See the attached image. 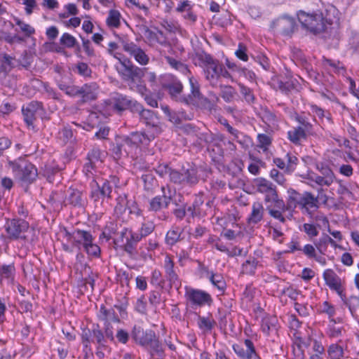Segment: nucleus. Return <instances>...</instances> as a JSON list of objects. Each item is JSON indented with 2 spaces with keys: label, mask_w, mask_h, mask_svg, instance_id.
I'll return each mask as SVG.
<instances>
[{
  "label": "nucleus",
  "mask_w": 359,
  "mask_h": 359,
  "mask_svg": "<svg viewBox=\"0 0 359 359\" xmlns=\"http://www.w3.org/2000/svg\"><path fill=\"white\" fill-rule=\"evenodd\" d=\"M64 236L72 244L69 245L68 243H62V249L65 252L73 253L74 248L80 250L83 247L88 256L98 257L100 255V248L94 243V238L89 231L77 229L69 232L65 229Z\"/></svg>",
  "instance_id": "nucleus-1"
},
{
  "label": "nucleus",
  "mask_w": 359,
  "mask_h": 359,
  "mask_svg": "<svg viewBox=\"0 0 359 359\" xmlns=\"http://www.w3.org/2000/svg\"><path fill=\"white\" fill-rule=\"evenodd\" d=\"M154 139V135L145 132H135L130 134L125 137L121 145L114 148V152L116 155H121L123 151L126 155L133 154L134 150L137 149L140 145L147 146Z\"/></svg>",
  "instance_id": "nucleus-2"
},
{
  "label": "nucleus",
  "mask_w": 359,
  "mask_h": 359,
  "mask_svg": "<svg viewBox=\"0 0 359 359\" xmlns=\"http://www.w3.org/2000/svg\"><path fill=\"white\" fill-rule=\"evenodd\" d=\"M6 168L11 169L14 176L20 181L32 182L37 175L35 166L23 158L8 161Z\"/></svg>",
  "instance_id": "nucleus-3"
},
{
  "label": "nucleus",
  "mask_w": 359,
  "mask_h": 359,
  "mask_svg": "<svg viewBox=\"0 0 359 359\" xmlns=\"http://www.w3.org/2000/svg\"><path fill=\"white\" fill-rule=\"evenodd\" d=\"M104 110L109 115L115 112H121L132 107H135L137 111H140L142 109V107L136 102L126 95L118 93H111L110 97L104 100Z\"/></svg>",
  "instance_id": "nucleus-4"
},
{
  "label": "nucleus",
  "mask_w": 359,
  "mask_h": 359,
  "mask_svg": "<svg viewBox=\"0 0 359 359\" xmlns=\"http://www.w3.org/2000/svg\"><path fill=\"white\" fill-rule=\"evenodd\" d=\"M7 237L11 240L28 241L27 233L30 231L29 222L22 219H8L5 224Z\"/></svg>",
  "instance_id": "nucleus-5"
},
{
  "label": "nucleus",
  "mask_w": 359,
  "mask_h": 359,
  "mask_svg": "<svg viewBox=\"0 0 359 359\" xmlns=\"http://www.w3.org/2000/svg\"><path fill=\"white\" fill-rule=\"evenodd\" d=\"M254 187L257 191L265 195L264 201L268 203H276L278 208L284 207V201L280 198L276 186L270 181L262 178H257L254 180Z\"/></svg>",
  "instance_id": "nucleus-6"
},
{
  "label": "nucleus",
  "mask_w": 359,
  "mask_h": 359,
  "mask_svg": "<svg viewBox=\"0 0 359 359\" xmlns=\"http://www.w3.org/2000/svg\"><path fill=\"white\" fill-rule=\"evenodd\" d=\"M199 59L202 62L205 79L212 86L217 83L221 73V63L217 60H215L210 55L203 53L199 55Z\"/></svg>",
  "instance_id": "nucleus-7"
},
{
  "label": "nucleus",
  "mask_w": 359,
  "mask_h": 359,
  "mask_svg": "<svg viewBox=\"0 0 359 359\" xmlns=\"http://www.w3.org/2000/svg\"><path fill=\"white\" fill-rule=\"evenodd\" d=\"M168 176L170 181L175 184L185 183L194 185L198 182L197 169L194 167H189L188 168L183 167L180 172L170 170Z\"/></svg>",
  "instance_id": "nucleus-8"
},
{
  "label": "nucleus",
  "mask_w": 359,
  "mask_h": 359,
  "mask_svg": "<svg viewBox=\"0 0 359 359\" xmlns=\"http://www.w3.org/2000/svg\"><path fill=\"white\" fill-rule=\"evenodd\" d=\"M184 297L187 302L192 306L202 307L212 303V298L209 293L191 287H185Z\"/></svg>",
  "instance_id": "nucleus-9"
},
{
  "label": "nucleus",
  "mask_w": 359,
  "mask_h": 359,
  "mask_svg": "<svg viewBox=\"0 0 359 359\" xmlns=\"http://www.w3.org/2000/svg\"><path fill=\"white\" fill-rule=\"evenodd\" d=\"M119 42L123 50L133 57L141 65H146L149 62V57L145 51L126 37H119Z\"/></svg>",
  "instance_id": "nucleus-10"
},
{
  "label": "nucleus",
  "mask_w": 359,
  "mask_h": 359,
  "mask_svg": "<svg viewBox=\"0 0 359 359\" xmlns=\"http://www.w3.org/2000/svg\"><path fill=\"white\" fill-rule=\"evenodd\" d=\"M321 173L323 176L318 175L314 172L309 173L306 177L308 180V184L313 188H316V186L329 187L331 185L334 180V175L333 172L329 168H322Z\"/></svg>",
  "instance_id": "nucleus-11"
},
{
  "label": "nucleus",
  "mask_w": 359,
  "mask_h": 359,
  "mask_svg": "<svg viewBox=\"0 0 359 359\" xmlns=\"http://www.w3.org/2000/svg\"><path fill=\"white\" fill-rule=\"evenodd\" d=\"M298 19L302 25L313 33L319 32L323 29V18L320 15H311L301 11Z\"/></svg>",
  "instance_id": "nucleus-12"
},
{
  "label": "nucleus",
  "mask_w": 359,
  "mask_h": 359,
  "mask_svg": "<svg viewBox=\"0 0 359 359\" xmlns=\"http://www.w3.org/2000/svg\"><path fill=\"white\" fill-rule=\"evenodd\" d=\"M245 349L241 344H233L232 349L238 357L242 359H261L256 351L255 345L251 339L244 340Z\"/></svg>",
  "instance_id": "nucleus-13"
},
{
  "label": "nucleus",
  "mask_w": 359,
  "mask_h": 359,
  "mask_svg": "<svg viewBox=\"0 0 359 359\" xmlns=\"http://www.w3.org/2000/svg\"><path fill=\"white\" fill-rule=\"evenodd\" d=\"M131 334L135 343L144 348H148V346L156 337L154 331L144 330L142 327L137 325L134 326Z\"/></svg>",
  "instance_id": "nucleus-14"
},
{
  "label": "nucleus",
  "mask_w": 359,
  "mask_h": 359,
  "mask_svg": "<svg viewBox=\"0 0 359 359\" xmlns=\"http://www.w3.org/2000/svg\"><path fill=\"white\" fill-rule=\"evenodd\" d=\"M189 82L191 87L190 97H193L194 100L201 107L211 109L213 107L215 100H209L204 97L200 92V86L198 80L193 76H189Z\"/></svg>",
  "instance_id": "nucleus-15"
},
{
  "label": "nucleus",
  "mask_w": 359,
  "mask_h": 359,
  "mask_svg": "<svg viewBox=\"0 0 359 359\" xmlns=\"http://www.w3.org/2000/svg\"><path fill=\"white\" fill-rule=\"evenodd\" d=\"M323 278L326 285L331 290H335L344 302L346 297L343 294L341 280L336 273L332 269H326L323 273Z\"/></svg>",
  "instance_id": "nucleus-16"
},
{
  "label": "nucleus",
  "mask_w": 359,
  "mask_h": 359,
  "mask_svg": "<svg viewBox=\"0 0 359 359\" xmlns=\"http://www.w3.org/2000/svg\"><path fill=\"white\" fill-rule=\"evenodd\" d=\"M40 110H41V104L36 101H32L22 107L24 120L28 126L33 125L36 116Z\"/></svg>",
  "instance_id": "nucleus-17"
},
{
  "label": "nucleus",
  "mask_w": 359,
  "mask_h": 359,
  "mask_svg": "<svg viewBox=\"0 0 359 359\" xmlns=\"http://www.w3.org/2000/svg\"><path fill=\"white\" fill-rule=\"evenodd\" d=\"M299 208L303 213L312 215L318 208V198L310 192H304L300 201Z\"/></svg>",
  "instance_id": "nucleus-18"
},
{
  "label": "nucleus",
  "mask_w": 359,
  "mask_h": 359,
  "mask_svg": "<svg viewBox=\"0 0 359 359\" xmlns=\"http://www.w3.org/2000/svg\"><path fill=\"white\" fill-rule=\"evenodd\" d=\"M98 86L96 83H86L81 87L80 97L83 102L94 100L97 98Z\"/></svg>",
  "instance_id": "nucleus-19"
},
{
  "label": "nucleus",
  "mask_w": 359,
  "mask_h": 359,
  "mask_svg": "<svg viewBox=\"0 0 359 359\" xmlns=\"http://www.w3.org/2000/svg\"><path fill=\"white\" fill-rule=\"evenodd\" d=\"M163 266L166 277L170 283L175 286L180 285V281L174 269V262L170 256H165Z\"/></svg>",
  "instance_id": "nucleus-20"
},
{
  "label": "nucleus",
  "mask_w": 359,
  "mask_h": 359,
  "mask_svg": "<svg viewBox=\"0 0 359 359\" xmlns=\"http://www.w3.org/2000/svg\"><path fill=\"white\" fill-rule=\"evenodd\" d=\"M311 350L309 351V359H325V349L323 344L316 339H310Z\"/></svg>",
  "instance_id": "nucleus-21"
},
{
  "label": "nucleus",
  "mask_w": 359,
  "mask_h": 359,
  "mask_svg": "<svg viewBox=\"0 0 359 359\" xmlns=\"http://www.w3.org/2000/svg\"><path fill=\"white\" fill-rule=\"evenodd\" d=\"M262 332L268 337L278 332L277 319L275 317H266L262 321Z\"/></svg>",
  "instance_id": "nucleus-22"
},
{
  "label": "nucleus",
  "mask_w": 359,
  "mask_h": 359,
  "mask_svg": "<svg viewBox=\"0 0 359 359\" xmlns=\"http://www.w3.org/2000/svg\"><path fill=\"white\" fill-rule=\"evenodd\" d=\"M323 67L330 73L344 75L346 69L342 63L337 60H332L325 57L322 60Z\"/></svg>",
  "instance_id": "nucleus-23"
},
{
  "label": "nucleus",
  "mask_w": 359,
  "mask_h": 359,
  "mask_svg": "<svg viewBox=\"0 0 359 359\" xmlns=\"http://www.w3.org/2000/svg\"><path fill=\"white\" fill-rule=\"evenodd\" d=\"M323 67L330 73L344 75L346 69L342 63L337 60H332L325 57L322 60Z\"/></svg>",
  "instance_id": "nucleus-24"
},
{
  "label": "nucleus",
  "mask_w": 359,
  "mask_h": 359,
  "mask_svg": "<svg viewBox=\"0 0 359 359\" xmlns=\"http://www.w3.org/2000/svg\"><path fill=\"white\" fill-rule=\"evenodd\" d=\"M276 27L279 32L284 34L291 33L294 27V19L290 17H283L275 22Z\"/></svg>",
  "instance_id": "nucleus-25"
},
{
  "label": "nucleus",
  "mask_w": 359,
  "mask_h": 359,
  "mask_svg": "<svg viewBox=\"0 0 359 359\" xmlns=\"http://www.w3.org/2000/svg\"><path fill=\"white\" fill-rule=\"evenodd\" d=\"M171 198L165 194L163 196H157L153 198L149 202V210L157 212L163 208H166L170 203Z\"/></svg>",
  "instance_id": "nucleus-26"
},
{
  "label": "nucleus",
  "mask_w": 359,
  "mask_h": 359,
  "mask_svg": "<svg viewBox=\"0 0 359 359\" xmlns=\"http://www.w3.org/2000/svg\"><path fill=\"white\" fill-rule=\"evenodd\" d=\"M155 226L152 222L148 221L142 223L138 233L131 232V239L135 243H138L143 237L151 234L154 230Z\"/></svg>",
  "instance_id": "nucleus-27"
},
{
  "label": "nucleus",
  "mask_w": 359,
  "mask_h": 359,
  "mask_svg": "<svg viewBox=\"0 0 359 359\" xmlns=\"http://www.w3.org/2000/svg\"><path fill=\"white\" fill-rule=\"evenodd\" d=\"M266 210H268L269 215L275 219L278 220L281 223H285L286 222V217L283 215V212L287 210L285 203L283 208L277 207L276 203H268L266 205Z\"/></svg>",
  "instance_id": "nucleus-28"
},
{
  "label": "nucleus",
  "mask_w": 359,
  "mask_h": 359,
  "mask_svg": "<svg viewBox=\"0 0 359 359\" xmlns=\"http://www.w3.org/2000/svg\"><path fill=\"white\" fill-rule=\"evenodd\" d=\"M206 277L212 283L213 287L217 288L219 292H224L226 287V281L221 273L208 271Z\"/></svg>",
  "instance_id": "nucleus-29"
},
{
  "label": "nucleus",
  "mask_w": 359,
  "mask_h": 359,
  "mask_svg": "<svg viewBox=\"0 0 359 359\" xmlns=\"http://www.w3.org/2000/svg\"><path fill=\"white\" fill-rule=\"evenodd\" d=\"M150 355L153 358H156V359H163L165 357L164 349L163 345L159 341L157 337L152 341V342L148 346V348H146Z\"/></svg>",
  "instance_id": "nucleus-30"
},
{
  "label": "nucleus",
  "mask_w": 359,
  "mask_h": 359,
  "mask_svg": "<svg viewBox=\"0 0 359 359\" xmlns=\"http://www.w3.org/2000/svg\"><path fill=\"white\" fill-rule=\"evenodd\" d=\"M264 212V209L262 203H253L252 206V212L248 218V222L250 223L257 224L262 219Z\"/></svg>",
  "instance_id": "nucleus-31"
},
{
  "label": "nucleus",
  "mask_w": 359,
  "mask_h": 359,
  "mask_svg": "<svg viewBox=\"0 0 359 359\" xmlns=\"http://www.w3.org/2000/svg\"><path fill=\"white\" fill-rule=\"evenodd\" d=\"M216 323L212 316H198L197 325L203 332H210L215 327Z\"/></svg>",
  "instance_id": "nucleus-32"
},
{
  "label": "nucleus",
  "mask_w": 359,
  "mask_h": 359,
  "mask_svg": "<svg viewBox=\"0 0 359 359\" xmlns=\"http://www.w3.org/2000/svg\"><path fill=\"white\" fill-rule=\"evenodd\" d=\"M287 193L288 198L287 199V204H285L287 209H294L299 206L302 194H299L293 189H288Z\"/></svg>",
  "instance_id": "nucleus-33"
},
{
  "label": "nucleus",
  "mask_w": 359,
  "mask_h": 359,
  "mask_svg": "<svg viewBox=\"0 0 359 359\" xmlns=\"http://www.w3.org/2000/svg\"><path fill=\"white\" fill-rule=\"evenodd\" d=\"M121 15L117 10H110L106 19L107 26L111 28H118L121 25Z\"/></svg>",
  "instance_id": "nucleus-34"
},
{
  "label": "nucleus",
  "mask_w": 359,
  "mask_h": 359,
  "mask_svg": "<svg viewBox=\"0 0 359 359\" xmlns=\"http://www.w3.org/2000/svg\"><path fill=\"white\" fill-rule=\"evenodd\" d=\"M287 137L290 142L299 144L302 140L306 139V135L300 128H293L287 132Z\"/></svg>",
  "instance_id": "nucleus-35"
},
{
  "label": "nucleus",
  "mask_w": 359,
  "mask_h": 359,
  "mask_svg": "<svg viewBox=\"0 0 359 359\" xmlns=\"http://www.w3.org/2000/svg\"><path fill=\"white\" fill-rule=\"evenodd\" d=\"M343 330V327L341 326H337L335 325V321L332 319L331 323L327 326L326 334L330 339H337L342 336Z\"/></svg>",
  "instance_id": "nucleus-36"
},
{
  "label": "nucleus",
  "mask_w": 359,
  "mask_h": 359,
  "mask_svg": "<svg viewBox=\"0 0 359 359\" xmlns=\"http://www.w3.org/2000/svg\"><path fill=\"white\" fill-rule=\"evenodd\" d=\"M327 354L330 359H342L344 349L341 346L335 343L330 344L327 348Z\"/></svg>",
  "instance_id": "nucleus-37"
},
{
  "label": "nucleus",
  "mask_w": 359,
  "mask_h": 359,
  "mask_svg": "<svg viewBox=\"0 0 359 359\" xmlns=\"http://www.w3.org/2000/svg\"><path fill=\"white\" fill-rule=\"evenodd\" d=\"M182 231L179 227H173L167 232L165 236L166 243L170 245L175 244L180 239Z\"/></svg>",
  "instance_id": "nucleus-38"
},
{
  "label": "nucleus",
  "mask_w": 359,
  "mask_h": 359,
  "mask_svg": "<svg viewBox=\"0 0 359 359\" xmlns=\"http://www.w3.org/2000/svg\"><path fill=\"white\" fill-rule=\"evenodd\" d=\"M14 22L15 25L18 26L20 31L23 33L26 37H29L35 33V29L32 26L19 18H15Z\"/></svg>",
  "instance_id": "nucleus-39"
},
{
  "label": "nucleus",
  "mask_w": 359,
  "mask_h": 359,
  "mask_svg": "<svg viewBox=\"0 0 359 359\" xmlns=\"http://www.w3.org/2000/svg\"><path fill=\"white\" fill-rule=\"evenodd\" d=\"M15 268L13 265H4L0 270V275L2 280L11 283L14 278Z\"/></svg>",
  "instance_id": "nucleus-40"
},
{
  "label": "nucleus",
  "mask_w": 359,
  "mask_h": 359,
  "mask_svg": "<svg viewBox=\"0 0 359 359\" xmlns=\"http://www.w3.org/2000/svg\"><path fill=\"white\" fill-rule=\"evenodd\" d=\"M258 262L252 258L246 260L242 265V272L246 274H254L255 273Z\"/></svg>",
  "instance_id": "nucleus-41"
},
{
  "label": "nucleus",
  "mask_w": 359,
  "mask_h": 359,
  "mask_svg": "<svg viewBox=\"0 0 359 359\" xmlns=\"http://www.w3.org/2000/svg\"><path fill=\"white\" fill-rule=\"evenodd\" d=\"M60 43L65 48H72L76 43V39L73 35L66 32L61 36Z\"/></svg>",
  "instance_id": "nucleus-42"
},
{
  "label": "nucleus",
  "mask_w": 359,
  "mask_h": 359,
  "mask_svg": "<svg viewBox=\"0 0 359 359\" xmlns=\"http://www.w3.org/2000/svg\"><path fill=\"white\" fill-rule=\"evenodd\" d=\"M130 201H128L127 197L125 194L120 195L116 198V205L115 206V211L118 214H122L128 208Z\"/></svg>",
  "instance_id": "nucleus-43"
},
{
  "label": "nucleus",
  "mask_w": 359,
  "mask_h": 359,
  "mask_svg": "<svg viewBox=\"0 0 359 359\" xmlns=\"http://www.w3.org/2000/svg\"><path fill=\"white\" fill-rule=\"evenodd\" d=\"M147 39L149 41L150 45H154L156 43H158L161 45H165L166 41L163 38L162 32L154 33L153 32H148Z\"/></svg>",
  "instance_id": "nucleus-44"
},
{
  "label": "nucleus",
  "mask_w": 359,
  "mask_h": 359,
  "mask_svg": "<svg viewBox=\"0 0 359 359\" xmlns=\"http://www.w3.org/2000/svg\"><path fill=\"white\" fill-rule=\"evenodd\" d=\"M104 335L102 330L99 329H93L92 331V342H96L100 346H105V339Z\"/></svg>",
  "instance_id": "nucleus-45"
},
{
  "label": "nucleus",
  "mask_w": 359,
  "mask_h": 359,
  "mask_svg": "<svg viewBox=\"0 0 359 359\" xmlns=\"http://www.w3.org/2000/svg\"><path fill=\"white\" fill-rule=\"evenodd\" d=\"M60 88L62 90L65 91V93L69 96L80 97L81 87H79V86L60 85Z\"/></svg>",
  "instance_id": "nucleus-46"
},
{
  "label": "nucleus",
  "mask_w": 359,
  "mask_h": 359,
  "mask_svg": "<svg viewBox=\"0 0 359 359\" xmlns=\"http://www.w3.org/2000/svg\"><path fill=\"white\" fill-rule=\"evenodd\" d=\"M257 146L265 151L268 149L269 146L271 144V139L268 135L259 134L257 135Z\"/></svg>",
  "instance_id": "nucleus-47"
},
{
  "label": "nucleus",
  "mask_w": 359,
  "mask_h": 359,
  "mask_svg": "<svg viewBox=\"0 0 359 359\" xmlns=\"http://www.w3.org/2000/svg\"><path fill=\"white\" fill-rule=\"evenodd\" d=\"M74 70L81 76L90 77L91 75V69L86 63L79 62L76 66Z\"/></svg>",
  "instance_id": "nucleus-48"
},
{
  "label": "nucleus",
  "mask_w": 359,
  "mask_h": 359,
  "mask_svg": "<svg viewBox=\"0 0 359 359\" xmlns=\"http://www.w3.org/2000/svg\"><path fill=\"white\" fill-rule=\"evenodd\" d=\"M162 109L170 121L175 124H178L180 123L181 116L178 113L170 111L168 107H163Z\"/></svg>",
  "instance_id": "nucleus-49"
},
{
  "label": "nucleus",
  "mask_w": 359,
  "mask_h": 359,
  "mask_svg": "<svg viewBox=\"0 0 359 359\" xmlns=\"http://www.w3.org/2000/svg\"><path fill=\"white\" fill-rule=\"evenodd\" d=\"M68 201L74 205H79L81 204V193L79 190L73 189L69 194Z\"/></svg>",
  "instance_id": "nucleus-50"
},
{
  "label": "nucleus",
  "mask_w": 359,
  "mask_h": 359,
  "mask_svg": "<svg viewBox=\"0 0 359 359\" xmlns=\"http://www.w3.org/2000/svg\"><path fill=\"white\" fill-rule=\"evenodd\" d=\"M102 153L99 149L94 148L88 154V160L90 163H94L95 165L97 163H101V156Z\"/></svg>",
  "instance_id": "nucleus-51"
},
{
  "label": "nucleus",
  "mask_w": 359,
  "mask_h": 359,
  "mask_svg": "<svg viewBox=\"0 0 359 359\" xmlns=\"http://www.w3.org/2000/svg\"><path fill=\"white\" fill-rule=\"evenodd\" d=\"M270 177L281 186H285L286 179L284 175L277 169H272L270 172Z\"/></svg>",
  "instance_id": "nucleus-52"
},
{
  "label": "nucleus",
  "mask_w": 359,
  "mask_h": 359,
  "mask_svg": "<svg viewBox=\"0 0 359 359\" xmlns=\"http://www.w3.org/2000/svg\"><path fill=\"white\" fill-rule=\"evenodd\" d=\"M297 121L301 124L298 128H300L306 136L313 133V126L309 121L302 117L297 118Z\"/></svg>",
  "instance_id": "nucleus-53"
},
{
  "label": "nucleus",
  "mask_w": 359,
  "mask_h": 359,
  "mask_svg": "<svg viewBox=\"0 0 359 359\" xmlns=\"http://www.w3.org/2000/svg\"><path fill=\"white\" fill-rule=\"evenodd\" d=\"M169 92L172 95H176L181 93L183 86L182 83L178 80H173L172 83L168 86Z\"/></svg>",
  "instance_id": "nucleus-54"
},
{
  "label": "nucleus",
  "mask_w": 359,
  "mask_h": 359,
  "mask_svg": "<svg viewBox=\"0 0 359 359\" xmlns=\"http://www.w3.org/2000/svg\"><path fill=\"white\" fill-rule=\"evenodd\" d=\"M320 309L322 313L327 314L329 318H330V320L334 316L336 313L334 307L327 302H324L320 306Z\"/></svg>",
  "instance_id": "nucleus-55"
},
{
  "label": "nucleus",
  "mask_w": 359,
  "mask_h": 359,
  "mask_svg": "<svg viewBox=\"0 0 359 359\" xmlns=\"http://www.w3.org/2000/svg\"><path fill=\"white\" fill-rule=\"evenodd\" d=\"M112 186L110 184L109 181L105 180L102 186L99 187L98 191L103 197H110L111 193Z\"/></svg>",
  "instance_id": "nucleus-56"
},
{
  "label": "nucleus",
  "mask_w": 359,
  "mask_h": 359,
  "mask_svg": "<svg viewBox=\"0 0 359 359\" xmlns=\"http://www.w3.org/2000/svg\"><path fill=\"white\" fill-rule=\"evenodd\" d=\"M235 54L238 58L246 62L248 60V55H247V48L243 43H239L238 49L236 50Z\"/></svg>",
  "instance_id": "nucleus-57"
},
{
  "label": "nucleus",
  "mask_w": 359,
  "mask_h": 359,
  "mask_svg": "<svg viewBox=\"0 0 359 359\" xmlns=\"http://www.w3.org/2000/svg\"><path fill=\"white\" fill-rule=\"evenodd\" d=\"M146 69L140 68L136 66H132L130 68V74L133 79H141L144 77Z\"/></svg>",
  "instance_id": "nucleus-58"
},
{
  "label": "nucleus",
  "mask_w": 359,
  "mask_h": 359,
  "mask_svg": "<svg viewBox=\"0 0 359 359\" xmlns=\"http://www.w3.org/2000/svg\"><path fill=\"white\" fill-rule=\"evenodd\" d=\"M303 230L310 237H316L318 235V231L315 225L312 224H304Z\"/></svg>",
  "instance_id": "nucleus-59"
},
{
  "label": "nucleus",
  "mask_w": 359,
  "mask_h": 359,
  "mask_svg": "<svg viewBox=\"0 0 359 359\" xmlns=\"http://www.w3.org/2000/svg\"><path fill=\"white\" fill-rule=\"evenodd\" d=\"M170 170L168 165L165 163L159 164L155 168L156 172L161 177H164L168 175H169Z\"/></svg>",
  "instance_id": "nucleus-60"
},
{
  "label": "nucleus",
  "mask_w": 359,
  "mask_h": 359,
  "mask_svg": "<svg viewBox=\"0 0 359 359\" xmlns=\"http://www.w3.org/2000/svg\"><path fill=\"white\" fill-rule=\"evenodd\" d=\"M88 121L90 128H93L97 126L100 122L97 112H90L88 116Z\"/></svg>",
  "instance_id": "nucleus-61"
},
{
  "label": "nucleus",
  "mask_w": 359,
  "mask_h": 359,
  "mask_svg": "<svg viewBox=\"0 0 359 359\" xmlns=\"http://www.w3.org/2000/svg\"><path fill=\"white\" fill-rule=\"evenodd\" d=\"M22 4L25 5V10L27 15H31L34 9L36 7V0H23Z\"/></svg>",
  "instance_id": "nucleus-62"
},
{
  "label": "nucleus",
  "mask_w": 359,
  "mask_h": 359,
  "mask_svg": "<svg viewBox=\"0 0 359 359\" xmlns=\"http://www.w3.org/2000/svg\"><path fill=\"white\" fill-rule=\"evenodd\" d=\"M226 128L228 130V132L229 133H231L234 137L235 140L238 142L241 143V142H242L241 138L245 137L242 133H240L238 130H237L236 129L231 127L229 123H226Z\"/></svg>",
  "instance_id": "nucleus-63"
},
{
  "label": "nucleus",
  "mask_w": 359,
  "mask_h": 359,
  "mask_svg": "<svg viewBox=\"0 0 359 359\" xmlns=\"http://www.w3.org/2000/svg\"><path fill=\"white\" fill-rule=\"evenodd\" d=\"M163 283L162 275L160 271L154 270L151 273V283L156 285H160Z\"/></svg>",
  "instance_id": "nucleus-64"
}]
</instances>
